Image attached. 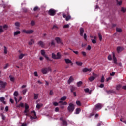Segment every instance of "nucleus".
<instances>
[{
  "mask_svg": "<svg viewBox=\"0 0 126 126\" xmlns=\"http://www.w3.org/2000/svg\"><path fill=\"white\" fill-rule=\"evenodd\" d=\"M51 72L52 68L51 67L43 68L41 69V72L43 74H47L49 72Z\"/></svg>",
  "mask_w": 126,
  "mask_h": 126,
  "instance_id": "nucleus-1",
  "label": "nucleus"
},
{
  "mask_svg": "<svg viewBox=\"0 0 126 126\" xmlns=\"http://www.w3.org/2000/svg\"><path fill=\"white\" fill-rule=\"evenodd\" d=\"M67 110L69 113H72L74 111V105L72 103H70L67 108Z\"/></svg>",
  "mask_w": 126,
  "mask_h": 126,
  "instance_id": "nucleus-2",
  "label": "nucleus"
},
{
  "mask_svg": "<svg viewBox=\"0 0 126 126\" xmlns=\"http://www.w3.org/2000/svg\"><path fill=\"white\" fill-rule=\"evenodd\" d=\"M52 59H55V60H59L61 59V53H57V55L55 54L54 53H52Z\"/></svg>",
  "mask_w": 126,
  "mask_h": 126,
  "instance_id": "nucleus-3",
  "label": "nucleus"
},
{
  "mask_svg": "<svg viewBox=\"0 0 126 126\" xmlns=\"http://www.w3.org/2000/svg\"><path fill=\"white\" fill-rule=\"evenodd\" d=\"M23 33H25V34H33L34 33V30H26L25 29H24L22 30Z\"/></svg>",
  "mask_w": 126,
  "mask_h": 126,
  "instance_id": "nucleus-4",
  "label": "nucleus"
},
{
  "mask_svg": "<svg viewBox=\"0 0 126 126\" xmlns=\"http://www.w3.org/2000/svg\"><path fill=\"white\" fill-rule=\"evenodd\" d=\"M41 54L42 55V56H43V57H45V59L47 60V61H52L50 58H49V57H48L47 55H46V52H45L44 50H41Z\"/></svg>",
  "mask_w": 126,
  "mask_h": 126,
  "instance_id": "nucleus-5",
  "label": "nucleus"
},
{
  "mask_svg": "<svg viewBox=\"0 0 126 126\" xmlns=\"http://www.w3.org/2000/svg\"><path fill=\"white\" fill-rule=\"evenodd\" d=\"M8 28V27L6 25L4 26H0V33H2L4 30H6Z\"/></svg>",
  "mask_w": 126,
  "mask_h": 126,
  "instance_id": "nucleus-6",
  "label": "nucleus"
},
{
  "mask_svg": "<svg viewBox=\"0 0 126 126\" xmlns=\"http://www.w3.org/2000/svg\"><path fill=\"white\" fill-rule=\"evenodd\" d=\"M103 105L102 103H97L95 106V110H97V111L99 110H101L102 108L103 107Z\"/></svg>",
  "mask_w": 126,
  "mask_h": 126,
  "instance_id": "nucleus-7",
  "label": "nucleus"
},
{
  "mask_svg": "<svg viewBox=\"0 0 126 126\" xmlns=\"http://www.w3.org/2000/svg\"><path fill=\"white\" fill-rule=\"evenodd\" d=\"M56 10L54 9H51L49 10L48 13L49 15H51V16H54L56 15Z\"/></svg>",
  "mask_w": 126,
  "mask_h": 126,
  "instance_id": "nucleus-8",
  "label": "nucleus"
},
{
  "mask_svg": "<svg viewBox=\"0 0 126 126\" xmlns=\"http://www.w3.org/2000/svg\"><path fill=\"white\" fill-rule=\"evenodd\" d=\"M32 116H30V118L31 120H33V119H36L37 116H36V112L35 111H33L32 112Z\"/></svg>",
  "mask_w": 126,
  "mask_h": 126,
  "instance_id": "nucleus-9",
  "label": "nucleus"
},
{
  "mask_svg": "<svg viewBox=\"0 0 126 126\" xmlns=\"http://www.w3.org/2000/svg\"><path fill=\"white\" fill-rule=\"evenodd\" d=\"M0 86L1 88H5L6 86V82L0 80Z\"/></svg>",
  "mask_w": 126,
  "mask_h": 126,
  "instance_id": "nucleus-10",
  "label": "nucleus"
},
{
  "mask_svg": "<svg viewBox=\"0 0 126 126\" xmlns=\"http://www.w3.org/2000/svg\"><path fill=\"white\" fill-rule=\"evenodd\" d=\"M62 16L63 17L65 18L66 21H68V20L71 18V16H70V15H68L66 16V15L64 13L63 14Z\"/></svg>",
  "mask_w": 126,
  "mask_h": 126,
  "instance_id": "nucleus-11",
  "label": "nucleus"
},
{
  "mask_svg": "<svg viewBox=\"0 0 126 126\" xmlns=\"http://www.w3.org/2000/svg\"><path fill=\"white\" fill-rule=\"evenodd\" d=\"M124 50V47H122L120 46H118L117 47V51L118 53H121V52H123Z\"/></svg>",
  "mask_w": 126,
  "mask_h": 126,
  "instance_id": "nucleus-12",
  "label": "nucleus"
},
{
  "mask_svg": "<svg viewBox=\"0 0 126 126\" xmlns=\"http://www.w3.org/2000/svg\"><path fill=\"white\" fill-rule=\"evenodd\" d=\"M112 55H113V60L114 63L115 64H117V58H116V57L115 56L114 52H112Z\"/></svg>",
  "mask_w": 126,
  "mask_h": 126,
  "instance_id": "nucleus-13",
  "label": "nucleus"
},
{
  "mask_svg": "<svg viewBox=\"0 0 126 126\" xmlns=\"http://www.w3.org/2000/svg\"><path fill=\"white\" fill-rule=\"evenodd\" d=\"M38 45H39L40 47H41V48H43V47H45V43L42 41H39L38 42Z\"/></svg>",
  "mask_w": 126,
  "mask_h": 126,
  "instance_id": "nucleus-14",
  "label": "nucleus"
},
{
  "mask_svg": "<svg viewBox=\"0 0 126 126\" xmlns=\"http://www.w3.org/2000/svg\"><path fill=\"white\" fill-rule=\"evenodd\" d=\"M66 96H63L61 98L59 102V104H62L63 103V101H65L66 100Z\"/></svg>",
  "mask_w": 126,
  "mask_h": 126,
  "instance_id": "nucleus-15",
  "label": "nucleus"
},
{
  "mask_svg": "<svg viewBox=\"0 0 126 126\" xmlns=\"http://www.w3.org/2000/svg\"><path fill=\"white\" fill-rule=\"evenodd\" d=\"M91 70H92V69L91 68H85L83 69V72H90Z\"/></svg>",
  "mask_w": 126,
  "mask_h": 126,
  "instance_id": "nucleus-16",
  "label": "nucleus"
},
{
  "mask_svg": "<svg viewBox=\"0 0 126 126\" xmlns=\"http://www.w3.org/2000/svg\"><path fill=\"white\" fill-rule=\"evenodd\" d=\"M25 56H27V54H23V53H21L19 55V59L20 60H21L23 58V57H25Z\"/></svg>",
  "mask_w": 126,
  "mask_h": 126,
  "instance_id": "nucleus-17",
  "label": "nucleus"
},
{
  "mask_svg": "<svg viewBox=\"0 0 126 126\" xmlns=\"http://www.w3.org/2000/svg\"><path fill=\"white\" fill-rule=\"evenodd\" d=\"M55 40L56 41L57 44H63V43H62V40H61V38H60V37L55 38Z\"/></svg>",
  "mask_w": 126,
  "mask_h": 126,
  "instance_id": "nucleus-18",
  "label": "nucleus"
},
{
  "mask_svg": "<svg viewBox=\"0 0 126 126\" xmlns=\"http://www.w3.org/2000/svg\"><path fill=\"white\" fill-rule=\"evenodd\" d=\"M35 43V40L33 39H31L30 41L29 42V45L30 46H32V45H33V44Z\"/></svg>",
  "mask_w": 126,
  "mask_h": 126,
  "instance_id": "nucleus-19",
  "label": "nucleus"
},
{
  "mask_svg": "<svg viewBox=\"0 0 126 126\" xmlns=\"http://www.w3.org/2000/svg\"><path fill=\"white\" fill-rule=\"evenodd\" d=\"M92 40V43L93 44H96L97 43V41L96 40H97V36H94V39H91Z\"/></svg>",
  "mask_w": 126,
  "mask_h": 126,
  "instance_id": "nucleus-20",
  "label": "nucleus"
},
{
  "mask_svg": "<svg viewBox=\"0 0 126 126\" xmlns=\"http://www.w3.org/2000/svg\"><path fill=\"white\" fill-rule=\"evenodd\" d=\"M5 100V98L4 97H0V101L1 102V103H3L4 105L6 104V102L4 101Z\"/></svg>",
  "mask_w": 126,
  "mask_h": 126,
  "instance_id": "nucleus-21",
  "label": "nucleus"
},
{
  "mask_svg": "<svg viewBox=\"0 0 126 126\" xmlns=\"http://www.w3.org/2000/svg\"><path fill=\"white\" fill-rule=\"evenodd\" d=\"M9 79L12 82H14V80H15V78L11 75L9 76Z\"/></svg>",
  "mask_w": 126,
  "mask_h": 126,
  "instance_id": "nucleus-22",
  "label": "nucleus"
},
{
  "mask_svg": "<svg viewBox=\"0 0 126 126\" xmlns=\"http://www.w3.org/2000/svg\"><path fill=\"white\" fill-rule=\"evenodd\" d=\"M116 2L117 5L121 6L122 4L123 3V1L120 0L119 1L118 0H115Z\"/></svg>",
  "mask_w": 126,
  "mask_h": 126,
  "instance_id": "nucleus-23",
  "label": "nucleus"
},
{
  "mask_svg": "<svg viewBox=\"0 0 126 126\" xmlns=\"http://www.w3.org/2000/svg\"><path fill=\"white\" fill-rule=\"evenodd\" d=\"M83 33H84V30L83 28H81L80 29V36H83Z\"/></svg>",
  "mask_w": 126,
  "mask_h": 126,
  "instance_id": "nucleus-24",
  "label": "nucleus"
},
{
  "mask_svg": "<svg viewBox=\"0 0 126 126\" xmlns=\"http://www.w3.org/2000/svg\"><path fill=\"white\" fill-rule=\"evenodd\" d=\"M20 107L21 108H24V104H23V103L22 102H21L20 104H19L18 105H16L17 108H20Z\"/></svg>",
  "mask_w": 126,
  "mask_h": 126,
  "instance_id": "nucleus-25",
  "label": "nucleus"
},
{
  "mask_svg": "<svg viewBox=\"0 0 126 126\" xmlns=\"http://www.w3.org/2000/svg\"><path fill=\"white\" fill-rule=\"evenodd\" d=\"M24 113L25 116H29L28 114V113H29V109H25Z\"/></svg>",
  "mask_w": 126,
  "mask_h": 126,
  "instance_id": "nucleus-26",
  "label": "nucleus"
},
{
  "mask_svg": "<svg viewBox=\"0 0 126 126\" xmlns=\"http://www.w3.org/2000/svg\"><path fill=\"white\" fill-rule=\"evenodd\" d=\"M65 61L66 63H67V64H69V63H72V62L71 61V60L68 59H65Z\"/></svg>",
  "mask_w": 126,
  "mask_h": 126,
  "instance_id": "nucleus-27",
  "label": "nucleus"
},
{
  "mask_svg": "<svg viewBox=\"0 0 126 126\" xmlns=\"http://www.w3.org/2000/svg\"><path fill=\"white\" fill-rule=\"evenodd\" d=\"M15 101L16 102V105H17L18 103L19 102V101L22 100V97H20L18 101H17V98H16V97H14Z\"/></svg>",
  "mask_w": 126,
  "mask_h": 126,
  "instance_id": "nucleus-28",
  "label": "nucleus"
},
{
  "mask_svg": "<svg viewBox=\"0 0 126 126\" xmlns=\"http://www.w3.org/2000/svg\"><path fill=\"white\" fill-rule=\"evenodd\" d=\"M76 64L77 65H78V66H81V65H82L83 63H82V62H81L76 61Z\"/></svg>",
  "mask_w": 126,
  "mask_h": 126,
  "instance_id": "nucleus-29",
  "label": "nucleus"
},
{
  "mask_svg": "<svg viewBox=\"0 0 126 126\" xmlns=\"http://www.w3.org/2000/svg\"><path fill=\"white\" fill-rule=\"evenodd\" d=\"M121 12H123V13H125V12H126V8L124 7H122L121 8Z\"/></svg>",
  "mask_w": 126,
  "mask_h": 126,
  "instance_id": "nucleus-30",
  "label": "nucleus"
},
{
  "mask_svg": "<svg viewBox=\"0 0 126 126\" xmlns=\"http://www.w3.org/2000/svg\"><path fill=\"white\" fill-rule=\"evenodd\" d=\"M20 34V31H17L14 32V36H17V35H19Z\"/></svg>",
  "mask_w": 126,
  "mask_h": 126,
  "instance_id": "nucleus-31",
  "label": "nucleus"
},
{
  "mask_svg": "<svg viewBox=\"0 0 126 126\" xmlns=\"http://www.w3.org/2000/svg\"><path fill=\"white\" fill-rule=\"evenodd\" d=\"M72 81H73V78L72 77H70L69 80H68V84H70V83H71Z\"/></svg>",
  "mask_w": 126,
  "mask_h": 126,
  "instance_id": "nucleus-32",
  "label": "nucleus"
},
{
  "mask_svg": "<svg viewBox=\"0 0 126 126\" xmlns=\"http://www.w3.org/2000/svg\"><path fill=\"white\" fill-rule=\"evenodd\" d=\"M15 26H16V29H19V26H20V24L18 22H16L15 23Z\"/></svg>",
  "mask_w": 126,
  "mask_h": 126,
  "instance_id": "nucleus-33",
  "label": "nucleus"
},
{
  "mask_svg": "<svg viewBox=\"0 0 126 126\" xmlns=\"http://www.w3.org/2000/svg\"><path fill=\"white\" fill-rule=\"evenodd\" d=\"M116 31L118 33H121L122 32V31H123V30H122V29L121 28H117Z\"/></svg>",
  "mask_w": 126,
  "mask_h": 126,
  "instance_id": "nucleus-34",
  "label": "nucleus"
},
{
  "mask_svg": "<svg viewBox=\"0 0 126 126\" xmlns=\"http://www.w3.org/2000/svg\"><path fill=\"white\" fill-rule=\"evenodd\" d=\"M95 79V77H94L93 76H91L90 78H89V80L91 82H92V81H93V80H94Z\"/></svg>",
  "mask_w": 126,
  "mask_h": 126,
  "instance_id": "nucleus-35",
  "label": "nucleus"
},
{
  "mask_svg": "<svg viewBox=\"0 0 126 126\" xmlns=\"http://www.w3.org/2000/svg\"><path fill=\"white\" fill-rule=\"evenodd\" d=\"M70 89H71V92H73V91H74V90H75V89H76V87L72 86H71Z\"/></svg>",
  "mask_w": 126,
  "mask_h": 126,
  "instance_id": "nucleus-36",
  "label": "nucleus"
},
{
  "mask_svg": "<svg viewBox=\"0 0 126 126\" xmlns=\"http://www.w3.org/2000/svg\"><path fill=\"white\" fill-rule=\"evenodd\" d=\"M77 85L78 87H80L81 85H82V81H79L77 83Z\"/></svg>",
  "mask_w": 126,
  "mask_h": 126,
  "instance_id": "nucleus-37",
  "label": "nucleus"
},
{
  "mask_svg": "<svg viewBox=\"0 0 126 126\" xmlns=\"http://www.w3.org/2000/svg\"><path fill=\"white\" fill-rule=\"evenodd\" d=\"M39 96V94H34V99L35 100H37V99H38V97Z\"/></svg>",
  "mask_w": 126,
  "mask_h": 126,
  "instance_id": "nucleus-38",
  "label": "nucleus"
},
{
  "mask_svg": "<svg viewBox=\"0 0 126 126\" xmlns=\"http://www.w3.org/2000/svg\"><path fill=\"white\" fill-rule=\"evenodd\" d=\"M84 91L87 93H90V94L91 93V92L89 91V89L88 88L85 89Z\"/></svg>",
  "mask_w": 126,
  "mask_h": 126,
  "instance_id": "nucleus-39",
  "label": "nucleus"
},
{
  "mask_svg": "<svg viewBox=\"0 0 126 126\" xmlns=\"http://www.w3.org/2000/svg\"><path fill=\"white\" fill-rule=\"evenodd\" d=\"M7 47L4 46V54H7Z\"/></svg>",
  "mask_w": 126,
  "mask_h": 126,
  "instance_id": "nucleus-40",
  "label": "nucleus"
},
{
  "mask_svg": "<svg viewBox=\"0 0 126 126\" xmlns=\"http://www.w3.org/2000/svg\"><path fill=\"white\" fill-rule=\"evenodd\" d=\"M42 106H43L42 104H37L36 105V108L37 109H40Z\"/></svg>",
  "mask_w": 126,
  "mask_h": 126,
  "instance_id": "nucleus-41",
  "label": "nucleus"
},
{
  "mask_svg": "<svg viewBox=\"0 0 126 126\" xmlns=\"http://www.w3.org/2000/svg\"><path fill=\"white\" fill-rule=\"evenodd\" d=\"M100 81H101V82H104V81H105V77L104 76V75L102 76Z\"/></svg>",
  "mask_w": 126,
  "mask_h": 126,
  "instance_id": "nucleus-42",
  "label": "nucleus"
},
{
  "mask_svg": "<svg viewBox=\"0 0 126 126\" xmlns=\"http://www.w3.org/2000/svg\"><path fill=\"white\" fill-rule=\"evenodd\" d=\"M22 92L23 94H24V95H25V94L26 93V92H27V89H25L23 90Z\"/></svg>",
  "mask_w": 126,
  "mask_h": 126,
  "instance_id": "nucleus-43",
  "label": "nucleus"
},
{
  "mask_svg": "<svg viewBox=\"0 0 126 126\" xmlns=\"http://www.w3.org/2000/svg\"><path fill=\"white\" fill-rule=\"evenodd\" d=\"M29 109V106H28V104H27V103L25 104V110H27Z\"/></svg>",
  "mask_w": 126,
  "mask_h": 126,
  "instance_id": "nucleus-44",
  "label": "nucleus"
},
{
  "mask_svg": "<svg viewBox=\"0 0 126 126\" xmlns=\"http://www.w3.org/2000/svg\"><path fill=\"white\" fill-rule=\"evenodd\" d=\"M35 24H36V23L34 21H32L31 22V25L32 26H34V25H35Z\"/></svg>",
  "mask_w": 126,
  "mask_h": 126,
  "instance_id": "nucleus-45",
  "label": "nucleus"
},
{
  "mask_svg": "<svg viewBox=\"0 0 126 126\" xmlns=\"http://www.w3.org/2000/svg\"><path fill=\"white\" fill-rule=\"evenodd\" d=\"M59 28V27H58V26H57L56 25H53L52 29L53 30V29H58Z\"/></svg>",
  "mask_w": 126,
  "mask_h": 126,
  "instance_id": "nucleus-46",
  "label": "nucleus"
},
{
  "mask_svg": "<svg viewBox=\"0 0 126 126\" xmlns=\"http://www.w3.org/2000/svg\"><path fill=\"white\" fill-rule=\"evenodd\" d=\"M14 96H15V97H17V96H18V92L15 91L14 93Z\"/></svg>",
  "mask_w": 126,
  "mask_h": 126,
  "instance_id": "nucleus-47",
  "label": "nucleus"
},
{
  "mask_svg": "<svg viewBox=\"0 0 126 126\" xmlns=\"http://www.w3.org/2000/svg\"><path fill=\"white\" fill-rule=\"evenodd\" d=\"M121 87H122V86L120 85H118L116 86V90H120V89H121Z\"/></svg>",
  "mask_w": 126,
  "mask_h": 126,
  "instance_id": "nucleus-48",
  "label": "nucleus"
},
{
  "mask_svg": "<svg viewBox=\"0 0 126 126\" xmlns=\"http://www.w3.org/2000/svg\"><path fill=\"white\" fill-rule=\"evenodd\" d=\"M80 112V108H77L76 109V114H79Z\"/></svg>",
  "mask_w": 126,
  "mask_h": 126,
  "instance_id": "nucleus-49",
  "label": "nucleus"
},
{
  "mask_svg": "<svg viewBox=\"0 0 126 126\" xmlns=\"http://www.w3.org/2000/svg\"><path fill=\"white\" fill-rule=\"evenodd\" d=\"M76 103L78 106H81V102L80 101H77Z\"/></svg>",
  "mask_w": 126,
  "mask_h": 126,
  "instance_id": "nucleus-50",
  "label": "nucleus"
},
{
  "mask_svg": "<svg viewBox=\"0 0 126 126\" xmlns=\"http://www.w3.org/2000/svg\"><path fill=\"white\" fill-rule=\"evenodd\" d=\"M107 93H108L109 94H110V93H114V92H115L113 90H109V91H106Z\"/></svg>",
  "mask_w": 126,
  "mask_h": 126,
  "instance_id": "nucleus-51",
  "label": "nucleus"
},
{
  "mask_svg": "<svg viewBox=\"0 0 126 126\" xmlns=\"http://www.w3.org/2000/svg\"><path fill=\"white\" fill-rule=\"evenodd\" d=\"M33 74H34V76H35V77H38V72L37 71H35L33 73Z\"/></svg>",
  "mask_w": 126,
  "mask_h": 126,
  "instance_id": "nucleus-52",
  "label": "nucleus"
},
{
  "mask_svg": "<svg viewBox=\"0 0 126 126\" xmlns=\"http://www.w3.org/2000/svg\"><path fill=\"white\" fill-rule=\"evenodd\" d=\"M33 10L34 11H37V10H39V7L38 6H36L33 8Z\"/></svg>",
  "mask_w": 126,
  "mask_h": 126,
  "instance_id": "nucleus-53",
  "label": "nucleus"
},
{
  "mask_svg": "<svg viewBox=\"0 0 126 126\" xmlns=\"http://www.w3.org/2000/svg\"><path fill=\"white\" fill-rule=\"evenodd\" d=\"M98 37H99V40L102 41V35H101V34L100 33H98Z\"/></svg>",
  "mask_w": 126,
  "mask_h": 126,
  "instance_id": "nucleus-54",
  "label": "nucleus"
},
{
  "mask_svg": "<svg viewBox=\"0 0 126 126\" xmlns=\"http://www.w3.org/2000/svg\"><path fill=\"white\" fill-rule=\"evenodd\" d=\"M63 125L64 126H66V125H67V122L64 120H63Z\"/></svg>",
  "mask_w": 126,
  "mask_h": 126,
  "instance_id": "nucleus-55",
  "label": "nucleus"
},
{
  "mask_svg": "<svg viewBox=\"0 0 126 126\" xmlns=\"http://www.w3.org/2000/svg\"><path fill=\"white\" fill-rule=\"evenodd\" d=\"M69 24H66L63 26V28H69Z\"/></svg>",
  "mask_w": 126,
  "mask_h": 126,
  "instance_id": "nucleus-56",
  "label": "nucleus"
},
{
  "mask_svg": "<svg viewBox=\"0 0 126 126\" xmlns=\"http://www.w3.org/2000/svg\"><path fill=\"white\" fill-rule=\"evenodd\" d=\"M8 66H9V65L8 64H6L3 67L4 69H6V68H8Z\"/></svg>",
  "mask_w": 126,
  "mask_h": 126,
  "instance_id": "nucleus-57",
  "label": "nucleus"
},
{
  "mask_svg": "<svg viewBox=\"0 0 126 126\" xmlns=\"http://www.w3.org/2000/svg\"><path fill=\"white\" fill-rule=\"evenodd\" d=\"M53 104L54 106H58L59 105V103H58L57 102H53Z\"/></svg>",
  "mask_w": 126,
  "mask_h": 126,
  "instance_id": "nucleus-58",
  "label": "nucleus"
},
{
  "mask_svg": "<svg viewBox=\"0 0 126 126\" xmlns=\"http://www.w3.org/2000/svg\"><path fill=\"white\" fill-rule=\"evenodd\" d=\"M108 59L109 60V61H112V56H111V55H108Z\"/></svg>",
  "mask_w": 126,
  "mask_h": 126,
  "instance_id": "nucleus-59",
  "label": "nucleus"
},
{
  "mask_svg": "<svg viewBox=\"0 0 126 126\" xmlns=\"http://www.w3.org/2000/svg\"><path fill=\"white\" fill-rule=\"evenodd\" d=\"M82 54L84 57H86V52L83 51L82 52Z\"/></svg>",
  "mask_w": 126,
  "mask_h": 126,
  "instance_id": "nucleus-60",
  "label": "nucleus"
},
{
  "mask_svg": "<svg viewBox=\"0 0 126 126\" xmlns=\"http://www.w3.org/2000/svg\"><path fill=\"white\" fill-rule=\"evenodd\" d=\"M73 52L76 55H79V52L77 51H73Z\"/></svg>",
  "mask_w": 126,
  "mask_h": 126,
  "instance_id": "nucleus-61",
  "label": "nucleus"
},
{
  "mask_svg": "<svg viewBox=\"0 0 126 126\" xmlns=\"http://www.w3.org/2000/svg\"><path fill=\"white\" fill-rule=\"evenodd\" d=\"M93 75L94 77H95V78H96V77H97V76H98V75L96 74H95L94 73H93Z\"/></svg>",
  "mask_w": 126,
  "mask_h": 126,
  "instance_id": "nucleus-62",
  "label": "nucleus"
},
{
  "mask_svg": "<svg viewBox=\"0 0 126 126\" xmlns=\"http://www.w3.org/2000/svg\"><path fill=\"white\" fill-rule=\"evenodd\" d=\"M87 50H88L89 51H90V50H91V46H90V45H88L87 48Z\"/></svg>",
  "mask_w": 126,
  "mask_h": 126,
  "instance_id": "nucleus-63",
  "label": "nucleus"
},
{
  "mask_svg": "<svg viewBox=\"0 0 126 126\" xmlns=\"http://www.w3.org/2000/svg\"><path fill=\"white\" fill-rule=\"evenodd\" d=\"M27 126V124H22L21 125V126Z\"/></svg>",
  "mask_w": 126,
  "mask_h": 126,
  "instance_id": "nucleus-64",
  "label": "nucleus"
}]
</instances>
